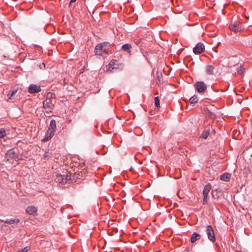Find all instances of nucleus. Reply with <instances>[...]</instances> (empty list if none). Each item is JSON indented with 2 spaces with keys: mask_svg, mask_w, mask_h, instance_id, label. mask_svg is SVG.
Instances as JSON below:
<instances>
[{
  "mask_svg": "<svg viewBox=\"0 0 252 252\" xmlns=\"http://www.w3.org/2000/svg\"><path fill=\"white\" fill-rule=\"evenodd\" d=\"M110 44L108 42H104L103 43L97 45L95 48V54L97 55H101L103 52H106L107 47H109Z\"/></svg>",
  "mask_w": 252,
  "mask_h": 252,
  "instance_id": "1",
  "label": "nucleus"
},
{
  "mask_svg": "<svg viewBox=\"0 0 252 252\" xmlns=\"http://www.w3.org/2000/svg\"><path fill=\"white\" fill-rule=\"evenodd\" d=\"M71 179L70 175L57 174L55 178L56 182L59 183L65 184Z\"/></svg>",
  "mask_w": 252,
  "mask_h": 252,
  "instance_id": "2",
  "label": "nucleus"
},
{
  "mask_svg": "<svg viewBox=\"0 0 252 252\" xmlns=\"http://www.w3.org/2000/svg\"><path fill=\"white\" fill-rule=\"evenodd\" d=\"M206 233L207 234L208 238L212 242H214L216 241V237L215 232L212 225H209L206 227Z\"/></svg>",
  "mask_w": 252,
  "mask_h": 252,
  "instance_id": "3",
  "label": "nucleus"
},
{
  "mask_svg": "<svg viewBox=\"0 0 252 252\" xmlns=\"http://www.w3.org/2000/svg\"><path fill=\"white\" fill-rule=\"evenodd\" d=\"M54 106V105L52 100H51L50 99H46L43 101V107L50 112H51L53 110Z\"/></svg>",
  "mask_w": 252,
  "mask_h": 252,
  "instance_id": "4",
  "label": "nucleus"
},
{
  "mask_svg": "<svg viewBox=\"0 0 252 252\" xmlns=\"http://www.w3.org/2000/svg\"><path fill=\"white\" fill-rule=\"evenodd\" d=\"M205 46L204 44L201 42L198 43L193 48V51L195 54H200L204 52Z\"/></svg>",
  "mask_w": 252,
  "mask_h": 252,
  "instance_id": "5",
  "label": "nucleus"
},
{
  "mask_svg": "<svg viewBox=\"0 0 252 252\" xmlns=\"http://www.w3.org/2000/svg\"><path fill=\"white\" fill-rule=\"evenodd\" d=\"M195 88L199 93H203L205 92L207 86L203 82L200 81L196 83Z\"/></svg>",
  "mask_w": 252,
  "mask_h": 252,
  "instance_id": "6",
  "label": "nucleus"
},
{
  "mask_svg": "<svg viewBox=\"0 0 252 252\" xmlns=\"http://www.w3.org/2000/svg\"><path fill=\"white\" fill-rule=\"evenodd\" d=\"M229 29L236 32L242 30L243 29L242 25L240 23H231L229 25Z\"/></svg>",
  "mask_w": 252,
  "mask_h": 252,
  "instance_id": "7",
  "label": "nucleus"
},
{
  "mask_svg": "<svg viewBox=\"0 0 252 252\" xmlns=\"http://www.w3.org/2000/svg\"><path fill=\"white\" fill-rule=\"evenodd\" d=\"M6 158L9 160L10 159H15L18 158V156L16 151L13 149L8 150L6 154Z\"/></svg>",
  "mask_w": 252,
  "mask_h": 252,
  "instance_id": "8",
  "label": "nucleus"
},
{
  "mask_svg": "<svg viewBox=\"0 0 252 252\" xmlns=\"http://www.w3.org/2000/svg\"><path fill=\"white\" fill-rule=\"evenodd\" d=\"M55 131H56L54 130L48 128L47 131L46 133L45 136L42 140V141L46 142L51 139V138H52L54 135Z\"/></svg>",
  "mask_w": 252,
  "mask_h": 252,
  "instance_id": "9",
  "label": "nucleus"
},
{
  "mask_svg": "<svg viewBox=\"0 0 252 252\" xmlns=\"http://www.w3.org/2000/svg\"><path fill=\"white\" fill-rule=\"evenodd\" d=\"M37 209L35 206H29L26 209V212L31 215L33 216L37 215Z\"/></svg>",
  "mask_w": 252,
  "mask_h": 252,
  "instance_id": "10",
  "label": "nucleus"
},
{
  "mask_svg": "<svg viewBox=\"0 0 252 252\" xmlns=\"http://www.w3.org/2000/svg\"><path fill=\"white\" fill-rule=\"evenodd\" d=\"M41 91V88L39 86H37L35 85H31L29 87V92L31 93H38Z\"/></svg>",
  "mask_w": 252,
  "mask_h": 252,
  "instance_id": "11",
  "label": "nucleus"
},
{
  "mask_svg": "<svg viewBox=\"0 0 252 252\" xmlns=\"http://www.w3.org/2000/svg\"><path fill=\"white\" fill-rule=\"evenodd\" d=\"M201 238V235L196 233L193 232L191 236L190 242L192 243H195L196 241L200 240Z\"/></svg>",
  "mask_w": 252,
  "mask_h": 252,
  "instance_id": "12",
  "label": "nucleus"
},
{
  "mask_svg": "<svg viewBox=\"0 0 252 252\" xmlns=\"http://www.w3.org/2000/svg\"><path fill=\"white\" fill-rule=\"evenodd\" d=\"M211 188L212 187L210 184H208L206 185L203 190V195H208L209 192H210L211 189Z\"/></svg>",
  "mask_w": 252,
  "mask_h": 252,
  "instance_id": "13",
  "label": "nucleus"
},
{
  "mask_svg": "<svg viewBox=\"0 0 252 252\" xmlns=\"http://www.w3.org/2000/svg\"><path fill=\"white\" fill-rule=\"evenodd\" d=\"M220 179L222 181H229L230 179V175L228 173H224L222 175H220Z\"/></svg>",
  "mask_w": 252,
  "mask_h": 252,
  "instance_id": "14",
  "label": "nucleus"
},
{
  "mask_svg": "<svg viewBox=\"0 0 252 252\" xmlns=\"http://www.w3.org/2000/svg\"><path fill=\"white\" fill-rule=\"evenodd\" d=\"M131 48V45L128 43L125 44L122 47V49L124 51H125L126 52H127L129 53H130Z\"/></svg>",
  "mask_w": 252,
  "mask_h": 252,
  "instance_id": "15",
  "label": "nucleus"
},
{
  "mask_svg": "<svg viewBox=\"0 0 252 252\" xmlns=\"http://www.w3.org/2000/svg\"><path fill=\"white\" fill-rule=\"evenodd\" d=\"M145 41L146 40L144 39H135L134 40V43L137 45L143 46L145 44H146Z\"/></svg>",
  "mask_w": 252,
  "mask_h": 252,
  "instance_id": "16",
  "label": "nucleus"
},
{
  "mask_svg": "<svg viewBox=\"0 0 252 252\" xmlns=\"http://www.w3.org/2000/svg\"><path fill=\"white\" fill-rule=\"evenodd\" d=\"M214 67L211 65H207L206 66V71L208 74H212L214 72Z\"/></svg>",
  "mask_w": 252,
  "mask_h": 252,
  "instance_id": "17",
  "label": "nucleus"
},
{
  "mask_svg": "<svg viewBox=\"0 0 252 252\" xmlns=\"http://www.w3.org/2000/svg\"><path fill=\"white\" fill-rule=\"evenodd\" d=\"M50 129H53L56 131V122L55 120H52L50 123L49 127L48 128Z\"/></svg>",
  "mask_w": 252,
  "mask_h": 252,
  "instance_id": "18",
  "label": "nucleus"
},
{
  "mask_svg": "<svg viewBox=\"0 0 252 252\" xmlns=\"http://www.w3.org/2000/svg\"><path fill=\"white\" fill-rule=\"evenodd\" d=\"M198 99L196 95H193L189 99V102L192 105L195 104L198 101Z\"/></svg>",
  "mask_w": 252,
  "mask_h": 252,
  "instance_id": "19",
  "label": "nucleus"
},
{
  "mask_svg": "<svg viewBox=\"0 0 252 252\" xmlns=\"http://www.w3.org/2000/svg\"><path fill=\"white\" fill-rule=\"evenodd\" d=\"M210 134V132L208 130H204L201 133L200 137L204 139H206L208 138L209 135Z\"/></svg>",
  "mask_w": 252,
  "mask_h": 252,
  "instance_id": "20",
  "label": "nucleus"
},
{
  "mask_svg": "<svg viewBox=\"0 0 252 252\" xmlns=\"http://www.w3.org/2000/svg\"><path fill=\"white\" fill-rule=\"evenodd\" d=\"M56 95L54 93H48L46 95V98L52 100V99H55Z\"/></svg>",
  "mask_w": 252,
  "mask_h": 252,
  "instance_id": "21",
  "label": "nucleus"
},
{
  "mask_svg": "<svg viewBox=\"0 0 252 252\" xmlns=\"http://www.w3.org/2000/svg\"><path fill=\"white\" fill-rule=\"evenodd\" d=\"M20 222V220L19 219H15L14 220H6L5 221V223H8L10 224H13L14 223H18Z\"/></svg>",
  "mask_w": 252,
  "mask_h": 252,
  "instance_id": "22",
  "label": "nucleus"
},
{
  "mask_svg": "<svg viewBox=\"0 0 252 252\" xmlns=\"http://www.w3.org/2000/svg\"><path fill=\"white\" fill-rule=\"evenodd\" d=\"M17 92V90H13L11 91L10 94H8V98L10 99H12L14 98V95Z\"/></svg>",
  "mask_w": 252,
  "mask_h": 252,
  "instance_id": "23",
  "label": "nucleus"
},
{
  "mask_svg": "<svg viewBox=\"0 0 252 252\" xmlns=\"http://www.w3.org/2000/svg\"><path fill=\"white\" fill-rule=\"evenodd\" d=\"M155 104L157 108L160 107V101L158 96H157L155 98Z\"/></svg>",
  "mask_w": 252,
  "mask_h": 252,
  "instance_id": "24",
  "label": "nucleus"
},
{
  "mask_svg": "<svg viewBox=\"0 0 252 252\" xmlns=\"http://www.w3.org/2000/svg\"><path fill=\"white\" fill-rule=\"evenodd\" d=\"M6 131L3 128H0V138H3L6 135Z\"/></svg>",
  "mask_w": 252,
  "mask_h": 252,
  "instance_id": "25",
  "label": "nucleus"
},
{
  "mask_svg": "<svg viewBox=\"0 0 252 252\" xmlns=\"http://www.w3.org/2000/svg\"><path fill=\"white\" fill-rule=\"evenodd\" d=\"M203 204H206L207 203V201L209 199V196L208 195H203Z\"/></svg>",
  "mask_w": 252,
  "mask_h": 252,
  "instance_id": "26",
  "label": "nucleus"
},
{
  "mask_svg": "<svg viewBox=\"0 0 252 252\" xmlns=\"http://www.w3.org/2000/svg\"><path fill=\"white\" fill-rule=\"evenodd\" d=\"M237 70L239 73H243L244 72V69L242 66L238 67Z\"/></svg>",
  "mask_w": 252,
  "mask_h": 252,
  "instance_id": "27",
  "label": "nucleus"
},
{
  "mask_svg": "<svg viewBox=\"0 0 252 252\" xmlns=\"http://www.w3.org/2000/svg\"><path fill=\"white\" fill-rule=\"evenodd\" d=\"M157 77L158 79V81L160 82V78L162 77V73L161 72H158L157 73Z\"/></svg>",
  "mask_w": 252,
  "mask_h": 252,
  "instance_id": "28",
  "label": "nucleus"
},
{
  "mask_svg": "<svg viewBox=\"0 0 252 252\" xmlns=\"http://www.w3.org/2000/svg\"><path fill=\"white\" fill-rule=\"evenodd\" d=\"M21 252H27V250H26V248H24L21 250Z\"/></svg>",
  "mask_w": 252,
  "mask_h": 252,
  "instance_id": "29",
  "label": "nucleus"
},
{
  "mask_svg": "<svg viewBox=\"0 0 252 252\" xmlns=\"http://www.w3.org/2000/svg\"><path fill=\"white\" fill-rule=\"evenodd\" d=\"M76 1V0H70V3H73V2H74Z\"/></svg>",
  "mask_w": 252,
  "mask_h": 252,
  "instance_id": "30",
  "label": "nucleus"
},
{
  "mask_svg": "<svg viewBox=\"0 0 252 252\" xmlns=\"http://www.w3.org/2000/svg\"><path fill=\"white\" fill-rule=\"evenodd\" d=\"M161 252V251L160 250H159V251H156V252Z\"/></svg>",
  "mask_w": 252,
  "mask_h": 252,
  "instance_id": "31",
  "label": "nucleus"
},
{
  "mask_svg": "<svg viewBox=\"0 0 252 252\" xmlns=\"http://www.w3.org/2000/svg\"><path fill=\"white\" fill-rule=\"evenodd\" d=\"M215 117V116H214V114H212V115H211V117Z\"/></svg>",
  "mask_w": 252,
  "mask_h": 252,
  "instance_id": "32",
  "label": "nucleus"
},
{
  "mask_svg": "<svg viewBox=\"0 0 252 252\" xmlns=\"http://www.w3.org/2000/svg\"><path fill=\"white\" fill-rule=\"evenodd\" d=\"M251 137H252V132H251Z\"/></svg>",
  "mask_w": 252,
  "mask_h": 252,
  "instance_id": "33",
  "label": "nucleus"
}]
</instances>
